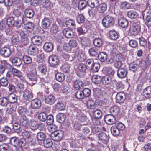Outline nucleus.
<instances>
[{
  "label": "nucleus",
  "instance_id": "0eeeda50",
  "mask_svg": "<svg viewBox=\"0 0 151 151\" xmlns=\"http://www.w3.org/2000/svg\"><path fill=\"white\" fill-rule=\"evenodd\" d=\"M98 58L101 62H106L107 64H111L112 62L109 59H108L107 54L104 52H100L98 55Z\"/></svg>",
  "mask_w": 151,
  "mask_h": 151
},
{
  "label": "nucleus",
  "instance_id": "473e14b6",
  "mask_svg": "<svg viewBox=\"0 0 151 151\" xmlns=\"http://www.w3.org/2000/svg\"><path fill=\"white\" fill-rule=\"evenodd\" d=\"M83 85V82L79 80H75L73 83L74 86L76 89L82 88Z\"/></svg>",
  "mask_w": 151,
  "mask_h": 151
},
{
  "label": "nucleus",
  "instance_id": "412c9836",
  "mask_svg": "<svg viewBox=\"0 0 151 151\" xmlns=\"http://www.w3.org/2000/svg\"><path fill=\"white\" fill-rule=\"evenodd\" d=\"M39 66L38 67V70L42 75H45L47 71V68L45 63H38Z\"/></svg>",
  "mask_w": 151,
  "mask_h": 151
},
{
  "label": "nucleus",
  "instance_id": "b1692460",
  "mask_svg": "<svg viewBox=\"0 0 151 151\" xmlns=\"http://www.w3.org/2000/svg\"><path fill=\"white\" fill-rule=\"evenodd\" d=\"M9 102L11 103H15L17 101V96L13 93H10L7 96Z\"/></svg>",
  "mask_w": 151,
  "mask_h": 151
},
{
  "label": "nucleus",
  "instance_id": "dca6fc26",
  "mask_svg": "<svg viewBox=\"0 0 151 151\" xmlns=\"http://www.w3.org/2000/svg\"><path fill=\"white\" fill-rule=\"evenodd\" d=\"M38 144L42 146L44 145V146L47 148H49L51 147L53 145V142L50 139H47L45 140L44 141L42 142H38Z\"/></svg>",
  "mask_w": 151,
  "mask_h": 151
},
{
  "label": "nucleus",
  "instance_id": "393cba45",
  "mask_svg": "<svg viewBox=\"0 0 151 151\" xmlns=\"http://www.w3.org/2000/svg\"><path fill=\"white\" fill-rule=\"evenodd\" d=\"M25 88V85L23 83H18L16 85L15 92L20 93Z\"/></svg>",
  "mask_w": 151,
  "mask_h": 151
},
{
  "label": "nucleus",
  "instance_id": "338daca9",
  "mask_svg": "<svg viewBox=\"0 0 151 151\" xmlns=\"http://www.w3.org/2000/svg\"><path fill=\"white\" fill-rule=\"evenodd\" d=\"M99 139L105 142L107 141L108 140V137L106 134L104 132H101L99 134Z\"/></svg>",
  "mask_w": 151,
  "mask_h": 151
},
{
  "label": "nucleus",
  "instance_id": "49530a36",
  "mask_svg": "<svg viewBox=\"0 0 151 151\" xmlns=\"http://www.w3.org/2000/svg\"><path fill=\"white\" fill-rule=\"evenodd\" d=\"M98 50L96 48L93 47L90 48L88 50V53L91 56H95L98 54Z\"/></svg>",
  "mask_w": 151,
  "mask_h": 151
},
{
  "label": "nucleus",
  "instance_id": "2f4dec72",
  "mask_svg": "<svg viewBox=\"0 0 151 151\" xmlns=\"http://www.w3.org/2000/svg\"><path fill=\"white\" fill-rule=\"evenodd\" d=\"M107 7L106 4L105 3H102L99 4L97 9V10L100 13H103L106 10Z\"/></svg>",
  "mask_w": 151,
  "mask_h": 151
},
{
  "label": "nucleus",
  "instance_id": "bf43d9fd",
  "mask_svg": "<svg viewBox=\"0 0 151 151\" xmlns=\"http://www.w3.org/2000/svg\"><path fill=\"white\" fill-rule=\"evenodd\" d=\"M14 14L15 17L17 18V19H24V16L22 14L21 12L18 10H16L14 12Z\"/></svg>",
  "mask_w": 151,
  "mask_h": 151
},
{
  "label": "nucleus",
  "instance_id": "e2e57ef3",
  "mask_svg": "<svg viewBox=\"0 0 151 151\" xmlns=\"http://www.w3.org/2000/svg\"><path fill=\"white\" fill-rule=\"evenodd\" d=\"M93 114L96 119H99L101 117L102 113L100 110L96 109L94 111Z\"/></svg>",
  "mask_w": 151,
  "mask_h": 151
},
{
  "label": "nucleus",
  "instance_id": "79ce46f5",
  "mask_svg": "<svg viewBox=\"0 0 151 151\" xmlns=\"http://www.w3.org/2000/svg\"><path fill=\"white\" fill-rule=\"evenodd\" d=\"M139 67V65L134 63H131L129 65L130 70L134 73L137 70Z\"/></svg>",
  "mask_w": 151,
  "mask_h": 151
},
{
  "label": "nucleus",
  "instance_id": "8fccbe9b",
  "mask_svg": "<svg viewBox=\"0 0 151 151\" xmlns=\"http://www.w3.org/2000/svg\"><path fill=\"white\" fill-rule=\"evenodd\" d=\"M45 100L47 103L52 105L54 104L56 100L54 96L50 95L47 97L45 99Z\"/></svg>",
  "mask_w": 151,
  "mask_h": 151
},
{
  "label": "nucleus",
  "instance_id": "5701e85b",
  "mask_svg": "<svg viewBox=\"0 0 151 151\" xmlns=\"http://www.w3.org/2000/svg\"><path fill=\"white\" fill-rule=\"evenodd\" d=\"M102 79L101 76L98 75H94L91 78L92 82L95 84L100 83L101 82Z\"/></svg>",
  "mask_w": 151,
  "mask_h": 151
},
{
  "label": "nucleus",
  "instance_id": "09e8293b",
  "mask_svg": "<svg viewBox=\"0 0 151 151\" xmlns=\"http://www.w3.org/2000/svg\"><path fill=\"white\" fill-rule=\"evenodd\" d=\"M87 1L85 0H81L79 2L78 8L80 10H82L84 9L87 4Z\"/></svg>",
  "mask_w": 151,
  "mask_h": 151
},
{
  "label": "nucleus",
  "instance_id": "aec40b11",
  "mask_svg": "<svg viewBox=\"0 0 151 151\" xmlns=\"http://www.w3.org/2000/svg\"><path fill=\"white\" fill-rule=\"evenodd\" d=\"M43 48L46 52H51L53 48L52 44L49 42L46 43L43 46Z\"/></svg>",
  "mask_w": 151,
  "mask_h": 151
},
{
  "label": "nucleus",
  "instance_id": "a19ab883",
  "mask_svg": "<svg viewBox=\"0 0 151 151\" xmlns=\"http://www.w3.org/2000/svg\"><path fill=\"white\" fill-rule=\"evenodd\" d=\"M9 102L8 97H2L0 98V105L3 106H6Z\"/></svg>",
  "mask_w": 151,
  "mask_h": 151
},
{
  "label": "nucleus",
  "instance_id": "1a4fd4ad",
  "mask_svg": "<svg viewBox=\"0 0 151 151\" xmlns=\"http://www.w3.org/2000/svg\"><path fill=\"white\" fill-rule=\"evenodd\" d=\"M0 53L2 56L6 58L11 55V52L9 47H4L0 49Z\"/></svg>",
  "mask_w": 151,
  "mask_h": 151
},
{
  "label": "nucleus",
  "instance_id": "c756f323",
  "mask_svg": "<svg viewBox=\"0 0 151 151\" xmlns=\"http://www.w3.org/2000/svg\"><path fill=\"white\" fill-rule=\"evenodd\" d=\"M40 4V6L44 7H47L50 4V2L49 0H38V4Z\"/></svg>",
  "mask_w": 151,
  "mask_h": 151
},
{
  "label": "nucleus",
  "instance_id": "4468645a",
  "mask_svg": "<svg viewBox=\"0 0 151 151\" xmlns=\"http://www.w3.org/2000/svg\"><path fill=\"white\" fill-rule=\"evenodd\" d=\"M63 33L65 37L67 38H71L74 35V33L70 29H65L63 31Z\"/></svg>",
  "mask_w": 151,
  "mask_h": 151
},
{
  "label": "nucleus",
  "instance_id": "c85d7f7f",
  "mask_svg": "<svg viewBox=\"0 0 151 151\" xmlns=\"http://www.w3.org/2000/svg\"><path fill=\"white\" fill-rule=\"evenodd\" d=\"M130 7V4L126 1L121 2L119 4L120 8L122 9H129Z\"/></svg>",
  "mask_w": 151,
  "mask_h": 151
},
{
  "label": "nucleus",
  "instance_id": "423d86ee",
  "mask_svg": "<svg viewBox=\"0 0 151 151\" xmlns=\"http://www.w3.org/2000/svg\"><path fill=\"white\" fill-rule=\"evenodd\" d=\"M140 23H137L130 27L129 28V33L132 35H136L140 31Z\"/></svg>",
  "mask_w": 151,
  "mask_h": 151
},
{
  "label": "nucleus",
  "instance_id": "f257e3e1",
  "mask_svg": "<svg viewBox=\"0 0 151 151\" xmlns=\"http://www.w3.org/2000/svg\"><path fill=\"white\" fill-rule=\"evenodd\" d=\"M55 127H57L54 124L50 126L48 129L49 131H53L51 134L52 139L55 141H59L61 139L63 135V132L61 130L54 131Z\"/></svg>",
  "mask_w": 151,
  "mask_h": 151
},
{
  "label": "nucleus",
  "instance_id": "774afa93",
  "mask_svg": "<svg viewBox=\"0 0 151 151\" xmlns=\"http://www.w3.org/2000/svg\"><path fill=\"white\" fill-rule=\"evenodd\" d=\"M78 59L80 61L83 62L86 60V55L83 53H79L77 55Z\"/></svg>",
  "mask_w": 151,
  "mask_h": 151
},
{
  "label": "nucleus",
  "instance_id": "ddd939ff",
  "mask_svg": "<svg viewBox=\"0 0 151 151\" xmlns=\"http://www.w3.org/2000/svg\"><path fill=\"white\" fill-rule=\"evenodd\" d=\"M124 93L122 92H118L116 96V102L119 103L123 102L125 99Z\"/></svg>",
  "mask_w": 151,
  "mask_h": 151
},
{
  "label": "nucleus",
  "instance_id": "9b49d317",
  "mask_svg": "<svg viewBox=\"0 0 151 151\" xmlns=\"http://www.w3.org/2000/svg\"><path fill=\"white\" fill-rule=\"evenodd\" d=\"M49 62L51 66H54L58 64V58L56 55H53L50 57Z\"/></svg>",
  "mask_w": 151,
  "mask_h": 151
},
{
  "label": "nucleus",
  "instance_id": "13d9d810",
  "mask_svg": "<svg viewBox=\"0 0 151 151\" xmlns=\"http://www.w3.org/2000/svg\"><path fill=\"white\" fill-rule=\"evenodd\" d=\"M102 82L105 85H108L111 83V78L110 76H106L102 79Z\"/></svg>",
  "mask_w": 151,
  "mask_h": 151
},
{
  "label": "nucleus",
  "instance_id": "39448f33",
  "mask_svg": "<svg viewBox=\"0 0 151 151\" xmlns=\"http://www.w3.org/2000/svg\"><path fill=\"white\" fill-rule=\"evenodd\" d=\"M10 140L11 144L15 147L22 146L24 145V144L22 141L20 140L16 137L11 138Z\"/></svg>",
  "mask_w": 151,
  "mask_h": 151
},
{
  "label": "nucleus",
  "instance_id": "3c124183",
  "mask_svg": "<svg viewBox=\"0 0 151 151\" xmlns=\"http://www.w3.org/2000/svg\"><path fill=\"white\" fill-rule=\"evenodd\" d=\"M88 107L91 109H94L96 107L95 102L92 99H90L87 102Z\"/></svg>",
  "mask_w": 151,
  "mask_h": 151
},
{
  "label": "nucleus",
  "instance_id": "e433bc0d",
  "mask_svg": "<svg viewBox=\"0 0 151 151\" xmlns=\"http://www.w3.org/2000/svg\"><path fill=\"white\" fill-rule=\"evenodd\" d=\"M128 17L132 19H134L137 18L138 14L137 12L134 10H130L128 11L127 13Z\"/></svg>",
  "mask_w": 151,
  "mask_h": 151
},
{
  "label": "nucleus",
  "instance_id": "4be33fe9",
  "mask_svg": "<svg viewBox=\"0 0 151 151\" xmlns=\"http://www.w3.org/2000/svg\"><path fill=\"white\" fill-rule=\"evenodd\" d=\"M12 62L14 65L19 66L22 64V61L19 58L15 57L12 59Z\"/></svg>",
  "mask_w": 151,
  "mask_h": 151
},
{
  "label": "nucleus",
  "instance_id": "603ef678",
  "mask_svg": "<svg viewBox=\"0 0 151 151\" xmlns=\"http://www.w3.org/2000/svg\"><path fill=\"white\" fill-rule=\"evenodd\" d=\"M25 16L27 18H30L32 17L34 15V12L31 9H27L24 11Z\"/></svg>",
  "mask_w": 151,
  "mask_h": 151
},
{
  "label": "nucleus",
  "instance_id": "9d476101",
  "mask_svg": "<svg viewBox=\"0 0 151 151\" xmlns=\"http://www.w3.org/2000/svg\"><path fill=\"white\" fill-rule=\"evenodd\" d=\"M116 118L112 115L108 114L106 115L104 118V121L109 125L114 124L116 122Z\"/></svg>",
  "mask_w": 151,
  "mask_h": 151
},
{
  "label": "nucleus",
  "instance_id": "c9c22d12",
  "mask_svg": "<svg viewBox=\"0 0 151 151\" xmlns=\"http://www.w3.org/2000/svg\"><path fill=\"white\" fill-rule=\"evenodd\" d=\"M81 44L84 46H88L90 44V41L88 38L85 37H81Z\"/></svg>",
  "mask_w": 151,
  "mask_h": 151
},
{
  "label": "nucleus",
  "instance_id": "a878e982",
  "mask_svg": "<svg viewBox=\"0 0 151 151\" xmlns=\"http://www.w3.org/2000/svg\"><path fill=\"white\" fill-rule=\"evenodd\" d=\"M57 121L60 123H63L65 119V116L62 113H59L56 116Z\"/></svg>",
  "mask_w": 151,
  "mask_h": 151
},
{
  "label": "nucleus",
  "instance_id": "69168bd1",
  "mask_svg": "<svg viewBox=\"0 0 151 151\" xmlns=\"http://www.w3.org/2000/svg\"><path fill=\"white\" fill-rule=\"evenodd\" d=\"M13 128L15 132L19 133L21 131L20 125L18 123H15L13 125Z\"/></svg>",
  "mask_w": 151,
  "mask_h": 151
},
{
  "label": "nucleus",
  "instance_id": "f8f14e48",
  "mask_svg": "<svg viewBox=\"0 0 151 151\" xmlns=\"http://www.w3.org/2000/svg\"><path fill=\"white\" fill-rule=\"evenodd\" d=\"M127 73V70L123 68H120L117 70V76L119 78L122 79L125 78Z\"/></svg>",
  "mask_w": 151,
  "mask_h": 151
},
{
  "label": "nucleus",
  "instance_id": "7ed1b4c3",
  "mask_svg": "<svg viewBox=\"0 0 151 151\" xmlns=\"http://www.w3.org/2000/svg\"><path fill=\"white\" fill-rule=\"evenodd\" d=\"M4 30L6 34L11 36L13 32L12 28L7 25L6 21L2 20L0 22V31Z\"/></svg>",
  "mask_w": 151,
  "mask_h": 151
},
{
  "label": "nucleus",
  "instance_id": "f704fd0d",
  "mask_svg": "<svg viewBox=\"0 0 151 151\" xmlns=\"http://www.w3.org/2000/svg\"><path fill=\"white\" fill-rule=\"evenodd\" d=\"M55 76L57 81L59 82H63L65 80V75L63 73H58L56 74Z\"/></svg>",
  "mask_w": 151,
  "mask_h": 151
},
{
  "label": "nucleus",
  "instance_id": "4c0bfd02",
  "mask_svg": "<svg viewBox=\"0 0 151 151\" xmlns=\"http://www.w3.org/2000/svg\"><path fill=\"white\" fill-rule=\"evenodd\" d=\"M100 68V65L99 63H94L93 64L89 69L92 72H97Z\"/></svg>",
  "mask_w": 151,
  "mask_h": 151
},
{
  "label": "nucleus",
  "instance_id": "a211bd4d",
  "mask_svg": "<svg viewBox=\"0 0 151 151\" xmlns=\"http://www.w3.org/2000/svg\"><path fill=\"white\" fill-rule=\"evenodd\" d=\"M118 24L122 27L125 28L128 26V22L126 19L124 17H121L119 19Z\"/></svg>",
  "mask_w": 151,
  "mask_h": 151
},
{
  "label": "nucleus",
  "instance_id": "5fc2aeb1",
  "mask_svg": "<svg viewBox=\"0 0 151 151\" xmlns=\"http://www.w3.org/2000/svg\"><path fill=\"white\" fill-rule=\"evenodd\" d=\"M29 126L32 130H35L38 129V123L34 120H31Z\"/></svg>",
  "mask_w": 151,
  "mask_h": 151
},
{
  "label": "nucleus",
  "instance_id": "6e6d98bb",
  "mask_svg": "<svg viewBox=\"0 0 151 151\" xmlns=\"http://www.w3.org/2000/svg\"><path fill=\"white\" fill-rule=\"evenodd\" d=\"M6 21L7 22V25L12 28V26L14 25L15 23L14 17H9Z\"/></svg>",
  "mask_w": 151,
  "mask_h": 151
},
{
  "label": "nucleus",
  "instance_id": "72a5a7b5",
  "mask_svg": "<svg viewBox=\"0 0 151 151\" xmlns=\"http://www.w3.org/2000/svg\"><path fill=\"white\" fill-rule=\"evenodd\" d=\"M27 109L22 106H19L18 109L17 111L21 117L26 116Z\"/></svg>",
  "mask_w": 151,
  "mask_h": 151
},
{
  "label": "nucleus",
  "instance_id": "6ab92c4d",
  "mask_svg": "<svg viewBox=\"0 0 151 151\" xmlns=\"http://www.w3.org/2000/svg\"><path fill=\"white\" fill-rule=\"evenodd\" d=\"M88 3L89 6L92 8H96L99 4L98 0H88Z\"/></svg>",
  "mask_w": 151,
  "mask_h": 151
},
{
  "label": "nucleus",
  "instance_id": "864d4df0",
  "mask_svg": "<svg viewBox=\"0 0 151 151\" xmlns=\"http://www.w3.org/2000/svg\"><path fill=\"white\" fill-rule=\"evenodd\" d=\"M77 31L79 34L84 35L87 32V29L84 26H82L78 27L77 29Z\"/></svg>",
  "mask_w": 151,
  "mask_h": 151
},
{
  "label": "nucleus",
  "instance_id": "cd10ccee",
  "mask_svg": "<svg viewBox=\"0 0 151 151\" xmlns=\"http://www.w3.org/2000/svg\"><path fill=\"white\" fill-rule=\"evenodd\" d=\"M33 27L34 25L31 22H29L24 24V29L27 30L29 32H31L32 30Z\"/></svg>",
  "mask_w": 151,
  "mask_h": 151
},
{
  "label": "nucleus",
  "instance_id": "a18cd8bd",
  "mask_svg": "<svg viewBox=\"0 0 151 151\" xmlns=\"http://www.w3.org/2000/svg\"><path fill=\"white\" fill-rule=\"evenodd\" d=\"M2 66L5 69H10L12 68V65L9 64L6 60L1 61V64L0 65Z\"/></svg>",
  "mask_w": 151,
  "mask_h": 151
},
{
  "label": "nucleus",
  "instance_id": "bb28decb",
  "mask_svg": "<svg viewBox=\"0 0 151 151\" xmlns=\"http://www.w3.org/2000/svg\"><path fill=\"white\" fill-rule=\"evenodd\" d=\"M93 44L95 47L100 48L103 44L102 41L100 38H96L93 40Z\"/></svg>",
  "mask_w": 151,
  "mask_h": 151
},
{
  "label": "nucleus",
  "instance_id": "20e7f679",
  "mask_svg": "<svg viewBox=\"0 0 151 151\" xmlns=\"http://www.w3.org/2000/svg\"><path fill=\"white\" fill-rule=\"evenodd\" d=\"M33 97V94L30 89L27 88L24 90L22 95V99L24 101L31 100Z\"/></svg>",
  "mask_w": 151,
  "mask_h": 151
},
{
  "label": "nucleus",
  "instance_id": "6e6552de",
  "mask_svg": "<svg viewBox=\"0 0 151 151\" xmlns=\"http://www.w3.org/2000/svg\"><path fill=\"white\" fill-rule=\"evenodd\" d=\"M78 43L77 41L75 40H71L68 44L65 45L64 48L67 51H70L72 47H75L77 46Z\"/></svg>",
  "mask_w": 151,
  "mask_h": 151
},
{
  "label": "nucleus",
  "instance_id": "680f3d73",
  "mask_svg": "<svg viewBox=\"0 0 151 151\" xmlns=\"http://www.w3.org/2000/svg\"><path fill=\"white\" fill-rule=\"evenodd\" d=\"M23 60L26 64H29L32 62V59L29 56L25 55L23 57Z\"/></svg>",
  "mask_w": 151,
  "mask_h": 151
},
{
  "label": "nucleus",
  "instance_id": "c03bdc74",
  "mask_svg": "<svg viewBox=\"0 0 151 151\" xmlns=\"http://www.w3.org/2000/svg\"><path fill=\"white\" fill-rule=\"evenodd\" d=\"M35 45L34 47L31 48L28 51V53L29 54L33 55H36L38 54V48Z\"/></svg>",
  "mask_w": 151,
  "mask_h": 151
},
{
  "label": "nucleus",
  "instance_id": "7c9ffc66",
  "mask_svg": "<svg viewBox=\"0 0 151 151\" xmlns=\"http://www.w3.org/2000/svg\"><path fill=\"white\" fill-rule=\"evenodd\" d=\"M110 113L113 114L114 115L116 116L120 112V109L119 107L114 105L110 108Z\"/></svg>",
  "mask_w": 151,
  "mask_h": 151
},
{
  "label": "nucleus",
  "instance_id": "37998d69",
  "mask_svg": "<svg viewBox=\"0 0 151 151\" xmlns=\"http://www.w3.org/2000/svg\"><path fill=\"white\" fill-rule=\"evenodd\" d=\"M111 132L114 136L119 135L120 131L119 129L115 126H112L110 129Z\"/></svg>",
  "mask_w": 151,
  "mask_h": 151
},
{
  "label": "nucleus",
  "instance_id": "0e129e2a",
  "mask_svg": "<svg viewBox=\"0 0 151 151\" xmlns=\"http://www.w3.org/2000/svg\"><path fill=\"white\" fill-rule=\"evenodd\" d=\"M0 84L1 86L3 87L6 86L8 84V81L7 79L3 77L0 79Z\"/></svg>",
  "mask_w": 151,
  "mask_h": 151
},
{
  "label": "nucleus",
  "instance_id": "f03ea898",
  "mask_svg": "<svg viewBox=\"0 0 151 151\" xmlns=\"http://www.w3.org/2000/svg\"><path fill=\"white\" fill-rule=\"evenodd\" d=\"M114 17L109 15L104 16L102 20V24L105 28H109L112 26L114 23Z\"/></svg>",
  "mask_w": 151,
  "mask_h": 151
},
{
  "label": "nucleus",
  "instance_id": "2eb2a0df",
  "mask_svg": "<svg viewBox=\"0 0 151 151\" xmlns=\"http://www.w3.org/2000/svg\"><path fill=\"white\" fill-rule=\"evenodd\" d=\"M20 122L21 125L27 128L29 126V121L26 116L20 117Z\"/></svg>",
  "mask_w": 151,
  "mask_h": 151
},
{
  "label": "nucleus",
  "instance_id": "052dcab7",
  "mask_svg": "<svg viewBox=\"0 0 151 151\" xmlns=\"http://www.w3.org/2000/svg\"><path fill=\"white\" fill-rule=\"evenodd\" d=\"M123 60V56L121 55L117 54L114 56V60H111V61L112 62V63L113 61L122 62Z\"/></svg>",
  "mask_w": 151,
  "mask_h": 151
},
{
  "label": "nucleus",
  "instance_id": "58836bf2",
  "mask_svg": "<svg viewBox=\"0 0 151 151\" xmlns=\"http://www.w3.org/2000/svg\"><path fill=\"white\" fill-rule=\"evenodd\" d=\"M145 96L146 98H151V86H149L145 89L143 91Z\"/></svg>",
  "mask_w": 151,
  "mask_h": 151
},
{
  "label": "nucleus",
  "instance_id": "4d7b16f0",
  "mask_svg": "<svg viewBox=\"0 0 151 151\" xmlns=\"http://www.w3.org/2000/svg\"><path fill=\"white\" fill-rule=\"evenodd\" d=\"M46 138L45 133L41 132H38V142H42L45 140Z\"/></svg>",
  "mask_w": 151,
  "mask_h": 151
},
{
  "label": "nucleus",
  "instance_id": "de8ad7c7",
  "mask_svg": "<svg viewBox=\"0 0 151 151\" xmlns=\"http://www.w3.org/2000/svg\"><path fill=\"white\" fill-rule=\"evenodd\" d=\"M50 25V20L47 18L44 19L42 22V26L44 28H47Z\"/></svg>",
  "mask_w": 151,
  "mask_h": 151
},
{
  "label": "nucleus",
  "instance_id": "ea45409f",
  "mask_svg": "<svg viewBox=\"0 0 151 151\" xmlns=\"http://www.w3.org/2000/svg\"><path fill=\"white\" fill-rule=\"evenodd\" d=\"M24 19H17L15 21L14 25L16 27L17 29H19L22 28L23 24L24 23Z\"/></svg>",
  "mask_w": 151,
  "mask_h": 151
},
{
  "label": "nucleus",
  "instance_id": "f3484780",
  "mask_svg": "<svg viewBox=\"0 0 151 151\" xmlns=\"http://www.w3.org/2000/svg\"><path fill=\"white\" fill-rule=\"evenodd\" d=\"M27 76L30 81L36 82L37 78V71H35L34 72H32L30 73H28Z\"/></svg>",
  "mask_w": 151,
  "mask_h": 151
}]
</instances>
